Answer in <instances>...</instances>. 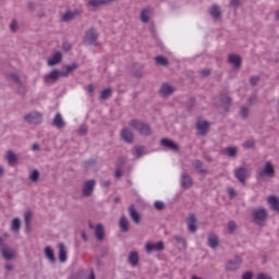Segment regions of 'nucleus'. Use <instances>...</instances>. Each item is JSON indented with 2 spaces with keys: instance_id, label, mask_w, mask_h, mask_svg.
Instances as JSON below:
<instances>
[{
  "instance_id": "obj_11",
  "label": "nucleus",
  "mask_w": 279,
  "mask_h": 279,
  "mask_svg": "<svg viewBox=\"0 0 279 279\" xmlns=\"http://www.w3.org/2000/svg\"><path fill=\"white\" fill-rule=\"evenodd\" d=\"M104 5H108V0H88L87 8L88 10L96 11L99 8H104Z\"/></svg>"
},
{
  "instance_id": "obj_33",
  "label": "nucleus",
  "mask_w": 279,
  "mask_h": 279,
  "mask_svg": "<svg viewBox=\"0 0 279 279\" xmlns=\"http://www.w3.org/2000/svg\"><path fill=\"white\" fill-rule=\"evenodd\" d=\"M267 202L272 210H279V199L276 196H268Z\"/></svg>"
},
{
  "instance_id": "obj_10",
  "label": "nucleus",
  "mask_w": 279,
  "mask_h": 279,
  "mask_svg": "<svg viewBox=\"0 0 279 279\" xmlns=\"http://www.w3.org/2000/svg\"><path fill=\"white\" fill-rule=\"evenodd\" d=\"M95 180H87L85 181L84 185H83V195L85 197H90V195H93V191H95Z\"/></svg>"
},
{
  "instance_id": "obj_41",
  "label": "nucleus",
  "mask_w": 279,
  "mask_h": 279,
  "mask_svg": "<svg viewBox=\"0 0 279 279\" xmlns=\"http://www.w3.org/2000/svg\"><path fill=\"white\" fill-rule=\"evenodd\" d=\"M155 60H156L157 64H160V66H167V64H169V61L167 60V58H165L162 56L156 57Z\"/></svg>"
},
{
  "instance_id": "obj_4",
  "label": "nucleus",
  "mask_w": 279,
  "mask_h": 279,
  "mask_svg": "<svg viewBox=\"0 0 279 279\" xmlns=\"http://www.w3.org/2000/svg\"><path fill=\"white\" fill-rule=\"evenodd\" d=\"M24 121L26 123H31L33 125H38V123H43V113L38 111H33L31 113H26L24 116Z\"/></svg>"
},
{
  "instance_id": "obj_57",
  "label": "nucleus",
  "mask_w": 279,
  "mask_h": 279,
  "mask_svg": "<svg viewBox=\"0 0 279 279\" xmlns=\"http://www.w3.org/2000/svg\"><path fill=\"white\" fill-rule=\"evenodd\" d=\"M257 279H271V276L266 275V274H259V275L257 276Z\"/></svg>"
},
{
  "instance_id": "obj_34",
  "label": "nucleus",
  "mask_w": 279,
  "mask_h": 279,
  "mask_svg": "<svg viewBox=\"0 0 279 279\" xmlns=\"http://www.w3.org/2000/svg\"><path fill=\"white\" fill-rule=\"evenodd\" d=\"M226 154L227 156H229V158H236V154H239V148L230 146L226 149Z\"/></svg>"
},
{
  "instance_id": "obj_37",
  "label": "nucleus",
  "mask_w": 279,
  "mask_h": 279,
  "mask_svg": "<svg viewBox=\"0 0 279 279\" xmlns=\"http://www.w3.org/2000/svg\"><path fill=\"white\" fill-rule=\"evenodd\" d=\"M193 167L198 173H205L206 169H204L202 161L195 160L193 161Z\"/></svg>"
},
{
  "instance_id": "obj_9",
  "label": "nucleus",
  "mask_w": 279,
  "mask_h": 279,
  "mask_svg": "<svg viewBox=\"0 0 279 279\" xmlns=\"http://www.w3.org/2000/svg\"><path fill=\"white\" fill-rule=\"evenodd\" d=\"M1 254L4 260H14L16 258V251L10 248V246H2Z\"/></svg>"
},
{
  "instance_id": "obj_20",
  "label": "nucleus",
  "mask_w": 279,
  "mask_h": 279,
  "mask_svg": "<svg viewBox=\"0 0 279 279\" xmlns=\"http://www.w3.org/2000/svg\"><path fill=\"white\" fill-rule=\"evenodd\" d=\"M7 77L9 82H14V84H21L23 82V76L19 72H9Z\"/></svg>"
},
{
  "instance_id": "obj_7",
  "label": "nucleus",
  "mask_w": 279,
  "mask_h": 279,
  "mask_svg": "<svg viewBox=\"0 0 279 279\" xmlns=\"http://www.w3.org/2000/svg\"><path fill=\"white\" fill-rule=\"evenodd\" d=\"M196 130L198 134L202 136L208 134V130H210V123L204 119H198L196 123Z\"/></svg>"
},
{
  "instance_id": "obj_64",
  "label": "nucleus",
  "mask_w": 279,
  "mask_h": 279,
  "mask_svg": "<svg viewBox=\"0 0 279 279\" xmlns=\"http://www.w3.org/2000/svg\"><path fill=\"white\" fill-rule=\"evenodd\" d=\"M89 279H95V272H90Z\"/></svg>"
},
{
  "instance_id": "obj_39",
  "label": "nucleus",
  "mask_w": 279,
  "mask_h": 279,
  "mask_svg": "<svg viewBox=\"0 0 279 279\" xmlns=\"http://www.w3.org/2000/svg\"><path fill=\"white\" fill-rule=\"evenodd\" d=\"M40 178V172H38V170H33L29 173V181L31 182H36L37 180H39Z\"/></svg>"
},
{
  "instance_id": "obj_3",
  "label": "nucleus",
  "mask_w": 279,
  "mask_h": 279,
  "mask_svg": "<svg viewBox=\"0 0 279 279\" xmlns=\"http://www.w3.org/2000/svg\"><path fill=\"white\" fill-rule=\"evenodd\" d=\"M241 265H243V259L240 256H235L226 263L225 269L226 271H236L241 269Z\"/></svg>"
},
{
  "instance_id": "obj_1",
  "label": "nucleus",
  "mask_w": 279,
  "mask_h": 279,
  "mask_svg": "<svg viewBox=\"0 0 279 279\" xmlns=\"http://www.w3.org/2000/svg\"><path fill=\"white\" fill-rule=\"evenodd\" d=\"M130 126L133 128V130H136L142 136L151 135V128H149V124H145L142 121L132 120Z\"/></svg>"
},
{
  "instance_id": "obj_63",
  "label": "nucleus",
  "mask_w": 279,
  "mask_h": 279,
  "mask_svg": "<svg viewBox=\"0 0 279 279\" xmlns=\"http://www.w3.org/2000/svg\"><path fill=\"white\" fill-rule=\"evenodd\" d=\"M275 17H276L277 21H279V11H276Z\"/></svg>"
},
{
  "instance_id": "obj_19",
  "label": "nucleus",
  "mask_w": 279,
  "mask_h": 279,
  "mask_svg": "<svg viewBox=\"0 0 279 279\" xmlns=\"http://www.w3.org/2000/svg\"><path fill=\"white\" fill-rule=\"evenodd\" d=\"M181 186L182 189H191L193 186V179L191 175L183 173L181 175Z\"/></svg>"
},
{
  "instance_id": "obj_49",
  "label": "nucleus",
  "mask_w": 279,
  "mask_h": 279,
  "mask_svg": "<svg viewBox=\"0 0 279 279\" xmlns=\"http://www.w3.org/2000/svg\"><path fill=\"white\" fill-rule=\"evenodd\" d=\"M254 145H255L254 140H250L243 144V147H245V149H252Z\"/></svg>"
},
{
  "instance_id": "obj_58",
  "label": "nucleus",
  "mask_w": 279,
  "mask_h": 279,
  "mask_svg": "<svg viewBox=\"0 0 279 279\" xmlns=\"http://www.w3.org/2000/svg\"><path fill=\"white\" fill-rule=\"evenodd\" d=\"M8 236H10L8 233H4V238L0 236V245H5V239H8Z\"/></svg>"
},
{
  "instance_id": "obj_25",
  "label": "nucleus",
  "mask_w": 279,
  "mask_h": 279,
  "mask_svg": "<svg viewBox=\"0 0 279 279\" xmlns=\"http://www.w3.org/2000/svg\"><path fill=\"white\" fill-rule=\"evenodd\" d=\"M53 125L58 128V130H62L66 125V122H64V118H62L61 113H57L53 118Z\"/></svg>"
},
{
  "instance_id": "obj_30",
  "label": "nucleus",
  "mask_w": 279,
  "mask_h": 279,
  "mask_svg": "<svg viewBox=\"0 0 279 279\" xmlns=\"http://www.w3.org/2000/svg\"><path fill=\"white\" fill-rule=\"evenodd\" d=\"M44 252L46 258H48L50 263H56V254L53 253V248H51V246H46Z\"/></svg>"
},
{
  "instance_id": "obj_24",
  "label": "nucleus",
  "mask_w": 279,
  "mask_h": 279,
  "mask_svg": "<svg viewBox=\"0 0 279 279\" xmlns=\"http://www.w3.org/2000/svg\"><path fill=\"white\" fill-rule=\"evenodd\" d=\"M140 19L142 23H149V19H151V9L150 8H144L141 11Z\"/></svg>"
},
{
  "instance_id": "obj_22",
  "label": "nucleus",
  "mask_w": 279,
  "mask_h": 279,
  "mask_svg": "<svg viewBox=\"0 0 279 279\" xmlns=\"http://www.w3.org/2000/svg\"><path fill=\"white\" fill-rule=\"evenodd\" d=\"M208 245L211 247V250H217L219 246V235L211 233L208 235Z\"/></svg>"
},
{
  "instance_id": "obj_17",
  "label": "nucleus",
  "mask_w": 279,
  "mask_h": 279,
  "mask_svg": "<svg viewBox=\"0 0 279 279\" xmlns=\"http://www.w3.org/2000/svg\"><path fill=\"white\" fill-rule=\"evenodd\" d=\"M209 14L214 19V21H219L221 19V7L214 4L209 9Z\"/></svg>"
},
{
  "instance_id": "obj_56",
  "label": "nucleus",
  "mask_w": 279,
  "mask_h": 279,
  "mask_svg": "<svg viewBox=\"0 0 279 279\" xmlns=\"http://www.w3.org/2000/svg\"><path fill=\"white\" fill-rule=\"evenodd\" d=\"M259 77L258 76H253L252 78H251V84H252V86H256V84H258V82H259Z\"/></svg>"
},
{
  "instance_id": "obj_59",
  "label": "nucleus",
  "mask_w": 279,
  "mask_h": 279,
  "mask_svg": "<svg viewBox=\"0 0 279 279\" xmlns=\"http://www.w3.org/2000/svg\"><path fill=\"white\" fill-rule=\"evenodd\" d=\"M4 269H5L7 271H13V270H14V266H13L12 264H7V265L4 266Z\"/></svg>"
},
{
  "instance_id": "obj_12",
  "label": "nucleus",
  "mask_w": 279,
  "mask_h": 279,
  "mask_svg": "<svg viewBox=\"0 0 279 279\" xmlns=\"http://www.w3.org/2000/svg\"><path fill=\"white\" fill-rule=\"evenodd\" d=\"M235 178L239 182H243L250 175V169L246 167H240L235 169Z\"/></svg>"
},
{
  "instance_id": "obj_48",
  "label": "nucleus",
  "mask_w": 279,
  "mask_h": 279,
  "mask_svg": "<svg viewBox=\"0 0 279 279\" xmlns=\"http://www.w3.org/2000/svg\"><path fill=\"white\" fill-rule=\"evenodd\" d=\"M228 230H229V232H235L236 231V222L230 221L228 223Z\"/></svg>"
},
{
  "instance_id": "obj_13",
  "label": "nucleus",
  "mask_w": 279,
  "mask_h": 279,
  "mask_svg": "<svg viewBox=\"0 0 279 279\" xmlns=\"http://www.w3.org/2000/svg\"><path fill=\"white\" fill-rule=\"evenodd\" d=\"M60 62H62V52L60 51L52 53L47 60L48 66H56L57 64H60Z\"/></svg>"
},
{
  "instance_id": "obj_8",
  "label": "nucleus",
  "mask_w": 279,
  "mask_h": 279,
  "mask_svg": "<svg viewBox=\"0 0 279 279\" xmlns=\"http://www.w3.org/2000/svg\"><path fill=\"white\" fill-rule=\"evenodd\" d=\"M145 250L147 254H151V252H162V250H165V244L162 242H148L145 245Z\"/></svg>"
},
{
  "instance_id": "obj_44",
  "label": "nucleus",
  "mask_w": 279,
  "mask_h": 279,
  "mask_svg": "<svg viewBox=\"0 0 279 279\" xmlns=\"http://www.w3.org/2000/svg\"><path fill=\"white\" fill-rule=\"evenodd\" d=\"M220 101L222 106H228V104H230V101L232 100L230 99V96H228V94H223L220 96Z\"/></svg>"
},
{
  "instance_id": "obj_52",
  "label": "nucleus",
  "mask_w": 279,
  "mask_h": 279,
  "mask_svg": "<svg viewBox=\"0 0 279 279\" xmlns=\"http://www.w3.org/2000/svg\"><path fill=\"white\" fill-rule=\"evenodd\" d=\"M227 193L230 197H236V191H234L232 187H228Z\"/></svg>"
},
{
  "instance_id": "obj_55",
  "label": "nucleus",
  "mask_w": 279,
  "mask_h": 279,
  "mask_svg": "<svg viewBox=\"0 0 279 279\" xmlns=\"http://www.w3.org/2000/svg\"><path fill=\"white\" fill-rule=\"evenodd\" d=\"M254 278V274H252L251 271L244 272L242 275V279H252Z\"/></svg>"
},
{
  "instance_id": "obj_21",
  "label": "nucleus",
  "mask_w": 279,
  "mask_h": 279,
  "mask_svg": "<svg viewBox=\"0 0 279 279\" xmlns=\"http://www.w3.org/2000/svg\"><path fill=\"white\" fill-rule=\"evenodd\" d=\"M85 40L89 45H95V43L97 41V31H95V29L87 31V33L85 35Z\"/></svg>"
},
{
  "instance_id": "obj_50",
  "label": "nucleus",
  "mask_w": 279,
  "mask_h": 279,
  "mask_svg": "<svg viewBox=\"0 0 279 279\" xmlns=\"http://www.w3.org/2000/svg\"><path fill=\"white\" fill-rule=\"evenodd\" d=\"M26 226H29V221H32V211H28L24 215Z\"/></svg>"
},
{
  "instance_id": "obj_14",
  "label": "nucleus",
  "mask_w": 279,
  "mask_h": 279,
  "mask_svg": "<svg viewBox=\"0 0 279 279\" xmlns=\"http://www.w3.org/2000/svg\"><path fill=\"white\" fill-rule=\"evenodd\" d=\"M120 136L124 143H134V133L128 128L122 129Z\"/></svg>"
},
{
  "instance_id": "obj_62",
  "label": "nucleus",
  "mask_w": 279,
  "mask_h": 279,
  "mask_svg": "<svg viewBox=\"0 0 279 279\" xmlns=\"http://www.w3.org/2000/svg\"><path fill=\"white\" fill-rule=\"evenodd\" d=\"M202 73H203L204 75H210V70H203Z\"/></svg>"
},
{
  "instance_id": "obj_35",
  "label": "nucleus",
  "mask_w": 279,
  "mask_h": 279,
  "mask_svg": "<svg viewBox=\"0 0 279 279\" xmlns=\"http://www.w3.org/2000/svg\"><path fill=\"white\" fill-rule=\"evenodd\" d=\"M12 232H19L21 230V219L14 218L11 222Z\"/></svg>"
},
{
  "instance_id": "obj_40",
  "label": "nucleus",
  "mask_w": 279,
  "mask_h": 279,
  "mask_svg": "<svg viewBox=\"0 0 279 279\" xmlns=\"http://www.w3.org/2000/svg\"><path fill=\"white\" fill-rule=\"evenodd\" d=\"M17 88L16 92L19 93V95H25V93H27V88L25 87V83H17Z\"/></svg>"
},
{
  "instance_id": "obj_53",
  "label": "nucleus",
  "mask_w": 279,
  "mask_h": 279,
  "mask_svg": "<svg viewBox=\"0 0 279 279\" xmlns=\"http://www.w3.org/2000/svg\"><path fill=\"white\" fill-rule=\"evenodd\" d=\"M10 28H11L12 32H16V29H19V22L12 21L11 25H10Z\"/></svg>"
},
{
  "instance_id": "obj_16",
  "label": "nucleus",
  "mask_w": 279,
  "mask_h": 279,
  "mask_svg": "<svg viewBox=\"0 0 279 279\" xmlns=\"http://www.w3.org/2000/svg\"><path fill=\"white\" fill-rule=\"evenodd\" d=\"M161 145L166 147V149H170V151H178V149H180V146L175 142L167 138L161 140Z\"/></svg>"
},
{
  "instance_id": "obj_61",
  "label": "nucleus",
  "mask_w": 279,
  "mask_h": 279,
  "mask_svg": "<svg viewBox=\"0 0 279 279\" xmlns=\"http://www.w3.org/2000/svg\"><path fill=\"white\" fill-rule=\"evenodd\" d=\"M123 175V172L121 170L116 171V178H121Z\"/></svg>"
},
{
  "instance_id": "obj_31",
  "label": "nucleus",
  "mask_w": 279,
  "mask_h": 279,
  "mask_svg": "<svg viewBox=\"0 0 279 279\" xmlns=\"http://www.w3.org/2000/svg\"><path fill=\"white\" fill-rule=\"evenodd\" d=\"M59 260L60 263H66V246L64 244H59Z\"/></svg>"
},
{
  "instance_id": "obj_5",
  "label": "nucleus",
  "mask_w": 279,
  "mask_h": 279,
  "mask_svg": "<svg viewBox=\"0 0 279 279\" xmlns=\"http://www.w3.org/2000/svg\"><path fill=\"white\" fill-rule=\"evenodd\" d=\"M276 173V168H274V165L269 161H267L264 167L259 170V177L260 178H274Z\"/></svg>"
},
{
  "instance_id": "obj_42",
  "label": "nucleus",
  "mask_w": 279,
  "mask_h": 279,
  "mask_svg": "<svg viewBox=\"0 0 279 279\" xmlns=\"http://www.w3.org/2000/svg\"><path fill=\"white\" fill-rule=\"evenodd\" d=\"M145 154H147V151L145 150V147L143 146L135 147V156H137V158H141V156H145Z\"/></svg>"
},
{
  "instance_id": "obj_15",
  "label": "nucleus",
  "mask_w": 279,
  "mask_h": 279,
  "mask_svg": "<svg viewBox=\"0 0 279 279\" xmlns=\"http://www.w3.org/2000/svg\"><path fill=\"white\" fill-rule=\"evenodd\" d=\"M95 236L98 241H104L106 239V228H104V225L98 223L94 228Z\"/></svg>"
},
{
  "instance_id": "obj_36",
  "label": "nucleus",
  "mask_w": 279,
  "mask_h": 279,
  "mask_svg": "<svg viewBox=\"0 0 279 279\" xmlns=\"http://www.w3.org/2000/svg\"><path fill=\"white\" fill-rule=\"evenodd\" d=\"M77 69H78L77 63H72L65 66V72H63V74H66V77H69V75H71L73 71H77Z\"/></svg>"
},
{
  "instance_id": "obj_6",
  "label": "nucleus",
  "mask_w": 279,
  "mask_h": 279,
  "mask_svg": "<svg viewBox=\"0 0 279 279\" xmlns=\"http://www.w3.org/2000/svg\"><path fill=\"white\" fill-rule=\"evenodd\" d=\"M268 217V213L265 208H257L253 210V218L256 221V223H262L263 221H266Z\"/></svg>"
},
{
  "instance_id": "obj_2",
  "label": "nucleus",
  "mask_w": 279,
  "mask_h": 279,
  "mask_svg": "<svg viewBox=\"0 0 279 279\" xmlns=\"http://www.w3.org/2000/svg\"><path fill=\"white\" fill-rule=\"evenodd\" d=\"M60 77H66V74L60 70H52L51 72L45 74L43 80L45 84H56Z\"/></svg>"
},
{
  "instance_id": "obj_18",
  "label": "nucleus",
  "mask_w": 279,
  "mask_h": 279,
  "mask_svg": "<svg viewBox=\"0 0 279 279\" xmlns=\"http://www.w3.org/2000/svg\"><path fill=\"white\" fill-rule=\"evenodd\" d=\"M187 230L190 232H197V217H195V215H191L189 218H187Z\"/></svg>"
},
{
  "instance_id": "obj_46",
  "label": "nucleus",
  "mask_w": 279,
  "mask_h": 279,
  "mask_svg": "<svg viewBox=\"0 0 279 279\" xmlns=\"http://www.w3.org/2000/svg\"><path fill=\"white\" fill-rule=\"evenodd\" d=\"M174 241L179 243V245H182L183 247H186V240L182 238L181 235H175Z\"/></svg>"
},
{
  "instance_id": "obj_47",
  "label": "nucleus",
  "mask_w": 279,
  "mask_h": 279,
  "mask_svg": "<svg viewBox=\"0 0 279 279\" xmlns=\"http://www.w3.org/2000/svg\"><path fill=\"white\" fill-rule=\"evenodd\" d=\"M155 208H156V210H165V202L155 201Z\"/></svg>"
},
{
  "instance_id": "obj_60",
  "label": "nucleus",
  "mask_w": 279,
  "mask_h": 279,
  "mask_svg": "<svg viewBox=\"0 0 279 279\" xmlns=\"http://www.w3.org/2000/svg\"><path fill=\"white\" fill-rule=\"evenodd\" d=\"M32 149H33V151H38V149H40V146L38 144H34L32 146Z\"/></svg>"
},
{
  "instance_id": "obj_23",
  "label": "nucleus",
  "mask_w": 279,
  "mask_h": 279,
  "mask_svg": "<svg viewBox=\"0 0 279 279\" xmlns=\"http://www.w3.org/2000/svg\"><path fill=\"white\" fill-rule=\"evenodd\" d=\"M4 158L10 167H14V165H16V161L19 160V156H16L12 150L7 151Z\"/></svg>"
},
{
  "instance_id": "obj_28",
  "label": "nucleus",
  "mask_w": 279,
  "mask_h": 279,
  "mask_svg": "<svg viewBox=\"0 0 279 279\" xmlns=\"http://www.w3.org/2000/svg\"><path fill=\"white\" fill-rule=\"evenodd\" d=\"M138 252L133 251L129 254V263L131 266L136 267L138 265Z\"/></svg>"
},
{
  "instance_id": "obj_29",
  "label": "nucleus",
  "mask_w": 279,
  "mask_h": 279,
  "mask_svg": "<svg viewBox=\"0 0 279 279\" xmlns=\"http://www.w3.org/2000/svg\"><path fill=\"white\" fill-rule=\"evenodd\" d=\"M173 87L169 84H163L160 88V95H162V97H169V95H172L173 93Z\"/></svg>"
},
{
  "instance_id": "obj_27",
  "label": "nucleus",
  "mask_w": 279,
  "mask_h": 279,
  "mask_svg": "<svg viewBox=\"0 0 279 279\" xmlns=\"http://www.w3.org/2000/svg\"><path fill=\"white\" fill-rule=\"evenodd\" d=\"M229 62L232 64V66H234V69L241 68V57H239V54H230Z\"/></svg>"
},
{
  "instance_id": "obj_38",
  "label": "nucleus",
  "mask_w": 279,
  "mask_h": 279,
  "mask_svg": "<svg viewBox=\"0 0 279 279\" xmlns=\"http://www.w3.org/2000/svg\"><path fill=\"white\" fill-rule=\"evenodd\" d=\"M75 19V13L68 11L62 15V21H65V23H69V21H73Z\"/></svg>"
},
{
  "instance_id": "obj_51",
  "label": "nucleus",
  "mask_w": 279,
  "mask_h": 279,
  "mask_svg": "<svg viewBox=\"0 0 279 279\" xmlns=\"http://www.w3.org/2000/svg\"><path fill=\"white\" fill-rule=\"evenodd\" d=\"M241 5V0H231L230 1V8H239Z\"/></svg>"
},
{
  "instance_id": "obj_54",
  "label": "nucleus",
  "mask_w": 279,
  "mask_h": 279,
  "mask_svg": "<svg viewBox=\"0 0 279 279\" xmlns=\"http://www.w3.org/2000/svg\"><path fill=\"white\" fill-rule=\"evenodd\" d=\"M86 132H88V129L86 128V125L80 126V129H78V134H80L81 136H84V134H86Z\"/></svg>"
},
{
  "instance_id": "obj_45",
  "label": "nucleus",
  "mask_w": 279,
  "mask_h": 279,
  "mask_svg": "<svg viewBox=\"0 0 279 279\" xmlns=\"http://www.w3.org/2000/svg\"><path fill=\"white\" fill-rule=\"evenodd\" d=\"M112 90L110 88H107L101 92L100 99H108V97H111Z\"/></svg>"
},
{
  "instance_id": "obj_32",
  "label": "nucleus",
  "mask_w": 279,
  "mask_h": 279,
  "mask_svg": "<svg viewBox=\"0 0 279 279\" xmlns=\"http://www.w3.org/2000/svg\"><path fill=\"white\" fill-rule=\"evenodd\" d=\"M120 230H122V232H128V230H130V220H128V218H125V216H122L120 218Z\"/></svg>"
},
{
  "instance_id": "obj_26",
  "label": "nucleus",
  "mask_w": 279,
  "mask_h": 279,
  "mask_svg": "<svg viewBox=\"0 0 279 279\" xmlns=\"http://www.w3.org/2000/svg\"><path fill=\"white\" fill-rule=\"evenodd\" d=\"M129 215L131 219L134 221V223H141V214L136 211L133 205L129 207Z\"/></svg>"
},
{
  "instance_id": "obj_43",
  "label": "nucleus",
  "mask_w": 279,
  "mask_h": 279,
  "mask_svg": "<svg viewBox=\"0 0 279 279\" xmlns=\"http://www.w3.org/2000/svg\"><path fill=\"white\" fill-rule=\"evenodd\" d=\"M240 117H242V119H247V117H250V108L242 107L240 110Z\"/></svg>"
}]
</instances>
